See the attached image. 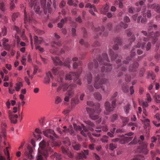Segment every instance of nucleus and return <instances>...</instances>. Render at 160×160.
<instances>
[{
  "instance_id": "f257e3e1",
  "label": "nucleus",
  "mask_w": 160,
  "mask_h": 160,
  "mask_svg": "<svg viewBox=\"0 0 160 160\" xmlns=\"http://www.w3.org/2000/svg\"><path fill=\"white\" fill-rule=\"evenodd\" d=\"M40 147L42 149V152L38 149V153L37 157V160H43L42 155L47 158L48 156V152H51V149L49 142L46 143L44 140L41 142L39 144Z\"/></svg>"
},
{
  "instance_id": "f03ea898",
  "label": "nucleus",
  "mask_w": 160,
  "mask_h": 160,
  "mask_svg": "<svg viewBox=\"0 0 160 160\" xmlns=\"http://www.w3.org/2000/svg\"><path fill=\"white\" fill-rule=\"evenodd\" d=\"M102 56L103 58L102 57H99L98 59L99 62V66L101 68V72H108L110 71V66L108 55L105 53H103Z\"/></svg>"
},
{
  "instance_id": "7ed1b4c3",
  "label": "nucleus",
  "mask_w": 160,
  "mask_h": 160,
  "mask_svg": "<svg viewBox=\"0 0 160 160\" xmlns=\"http://www.w3.org/2000/svg\"><path fill=\"white\" fill-rule=\"evenodd\" d=\"M96 106L97 107V109L96 108L94 110L87 108L86 110L89 113L90 118L94 120L98 119L96 121L97 123H99L101 120V118L98 115L101 112V109L100 108V103H98L96 104Z\"/></svg>"
},
{
  "instance_id": "20e7f679",
  "label": "nucleus",
  "mask_w": 160,
  "mask_h": 160,
  "mask_svg": "<svg viewBox=\"0 0 160 160\" xmlns=\"http://www.w3.org/2000/svg\"><path fill=\"white\" fill-rule=\"evenodd\" d=\"M44 135L46 137L50 138L52 140H54V138H58L59 137L57 135L54 131L51 129H48L43 131ZM51 145L52 147L59 146L60 144L56 141H53L51 143Z\"/></svg>"
},
{
  "instance_id": "39448f33",
  "label": "nucleus",
  "mask_w": 160,
  "mask_h": 160,
  "mask_svg": "<svg viewBox=\"0 0 160 160\" xmlns=\"http://www.w3.org/2000/svg\"><path fill=\"white\" fill-rule=\"evenodd\" d=\"M95 75L96 77L95 78V82L94 83V87L96 89H98L99 88H102L104 90V89L103 88L102 84H105L108 82L107 79L103 78L102 76V77H100L99 74L97 72Z\"/></svg>"
},
{
  "instance_id": "423d86ee",
  "label": "nucleus",
  "mask_w": 160,
  "mask_h": 160,
  "mask_svg": "<svg viewBox=\"0 0 160 160\" xmlns=\"http://www.w3.org/2000/svg\"><path fill=\"white\" fill-rule=\"evenodd\" d=\"M61 45V42H53L52 43V48L50 50V52L54 54L60 55L64 53L65 52V50L66 49V47L64 46L61 49L60 51H59L57 47H60Z\"/></svg>"
},
{
  "instance_id": "0eeeda50",
  "label": "nucleus",
  "mask_w": 160,
  "mask_h": 160,
  "mask_svg": "<svg viewBox=\"0 0 160 160\" xmlns=\"http://www.w3.org/2000/svg\"><path fill=\"white\" fill-rule=\"evenodd\" d=\"M73 125L74 128L76 131H80L81 134L85 137H86L87 136H88L92 140V142H94L95 141V140L91 137V134L89 132H88V128L83 125H82V128L81 127L78 126L75 124H73Z\"/></svg>"
},
{
  "instance_id": "6e6552de",
  "label": "nucleus",
  "mask_w": 160,
  "mask_h": 160,
  "mask_svg": "<svg viewBox=\"0 0 160 160\" xmlns=\"http://www.w3.org/2000/svg\"><path fill=\"white\" fill-rule=\"evenodd\" d=\"M80 73L78 70L77 72H70L66 75L65 79L67 80H73L75 82L81 85L82 84V83L81 80L78 79L79 74H80Z\"/></svg>"
},
{
  "instance_id": "1a4fd4ad",
  "label": "nucleus",
  "mask_w": 160,
  "mask_h": 160,
  "mask_svg": "<svg viewBox=\"0 0 160 160\" xmlns=\"http://www.w3.org/2000/svg\"><path fill=\"white\" fill-rule=\"evenodd\" d=\"M52 73L55 76H57V81L62 82L64 77V73L59 67H54L52 69Z\"/></svg>"
},
{
  "instance_id": "9d476101",
  "label": "nucleus",
  "mask_w": 160,
  "mask_h": 160,
  "mask_svg": "<svg viewBox=\"0 0 160 160\" xmlns=\"http://www.w3.org/2000/svg\"><path fill=\"white\" fill-rule=\"evenodd\" d=\"M29 6L31 8L33 7V9L36 13H40L39 3L38 0H30L29 1Z\"/></svg>"
},
{
  "instance_id": "9b49d317",
  "label": "nucleus",
  "mask_w": 160,
  "mask_h": 160,
  "mask_svg": "<svg viewBox=\"0 0 160 160\" xmlns=\"http://www.w3.org/2000/svg\"><path fill=\"white\" fill-rule=\"evenodd\" d=\"M88 67L89 70L92 71L93 74H94V72H98L99 71V69H98V65L96 60H94L93 62L89 63L88 64Z\"/></svg>"
},
{
  "instance_id": "f8f14e48",
  "label": "nucleus",
  "mask_w": 160,
  "mask_h": 160,
  "mask_svg": "<svg viewBox=\"0 0 160 160\" xmlns=\"http://www.w3.org/2000/svg\"><path fill=\"white\" fill-rule=\"evenodd\" d=\"M92 29L95 32L94 38H97L101 35L102 32L104 31V28L103 26L100 28V27H96L93 26L92 27Z\"/></svg>"
},
{
  "instance_id": "ddd939ff",
  "label": "nucleus",
  "mask_w": 160,
  "mask_h": 160,
  "mask_svg": "<svg viewBox=\"0 0 160 160\" xmlns=\"http://www.w3.org/2000/svg\"><path fill=\"white\" fill-rule=\"evenodd\" d=\"M143 17H142L141 16H140L138 17L137 20V22L138 23H139L141 22L142 23H145L147 21L146 17L147 16L148 18H150L151 17V11L148 10L146 13H144L143 14Z\"/></svg>"
},
{
  "instance_id": "4468645a",
  "label": "nucleus",
  "mask_w": 160,
  "mask_h": 160,
  "mask_svg": "<svg viewBox=\"0 0 160 160\" xmlns=\"http://www.w3.org/2000/svg\"><path fill=\"white\" fill-rule=\"evenodd\" d=\"M9 117L12 123L16 124L17 122V118L18 116L17 114H14L12 112L10 111L8 112Z\"/></svg>"
},
{
  "instance_id": "2eb2a0df",
  "label": "nucleus",
  "mask_w": 160,
  "mask_h": 160,
  "mask_svg": "<svg viewBox=\"0 0 160 160\" xmlns=\"http://www.w3.org/2000/svg\"><path fill=\"white\" fill-rule=\"evenodd\" d=\"M148 40V38H143V39L140 38L138 40V42L137 45V47L139 48L141 47L142 49H143L145 48V43L142 42V41H147Z\"/></svg>"
},
{
  "instance_id": "dca6fc26",
  "label": "nucleus",
  "mask_w": 160,
  "mask_h": 160,
  "mask_svg": "<svg viewBox=\"0 0 160 160\" xmlns=\"http://www.w3.org/2000/svg\"><path fill=\"white\" fill-rule=\"evenodd\" d=\"M85 123L87 125V127H86L88 129V131H92L93 130V128L95 127L94 124L90 120H87L84 121Z\"/></svg>"
},
{
  "instance_id": "f3484780",
  "label": "nucleus",
  "mask_w": 160,
  "mask_h": 160,
  "mask_svg": "<svg viewBox=\"0 0 160 160\" xmlns=\"http://www.w3.org/2000/svg\"><path fill=\"white\" fill-rule=\"evenodd\" d=\"M61 150L63 154L67 155L70 158H72L73 157L72 154L68 149L65 148L64 147H61Z\"/></svg>"
},
{
  "instance_id": "a211bd4d",
  "label": "nucleus",
  "mask_w": 160,
  "mask_h": 160,
  "mask_svg": "<svg viewBox=\"0 0 160 160\" xmlns=\"http://www.w3.org/2000/svg\"><path fill=\"white\" fill-rule=\"evenodd\" d=\"M135 55V50L134 48H133L131 51L130 56H128L126 60L124 61L123 62V63L125 64H128L129 63V61L131 60L132 59V58Z\"/></svg>"
},
{
  "instance_id": "6ab92c4d",
  "label": "nucleus",
  "mask_w": 160,
  "mask_h": 160,
  "mask_svg": "<svg viewBox=\"0 0 160 160\" xmlns=\"http://www.w3.org/2000/svg\"><path fill=\"white\" fill-rule=\"evenodd\" d=\"M148 7L151 9H154L157 12L160 13V5L158 4L154 3L152 4H148Z\"/></svg>"
},
{
  "instance_id": "aec40b11",
  "label": "nucleus",
  "mask_w": 160,
  "mask_h": 160,
  "mask_svg": "<svg viewBox=\"0 0 160 160\" xmlns=\"http://www.w3.org/2000/svg\"><path fill=\"white\" fill-rule=\"evenodd\" d=\"M89 154V151L88 150H84L82 152L78 153V158H79L85 159Z\"/></svg>"
},
{
  "instance_id": "412c9836",
  "label": "nucleus",
  "mask_w": 160,
  "mask_h": 160,
  "mask_svg": "<svg viewBox=\"0 0 160 160\" xmlns=\"http://www.w3.org/2000/svg\"><path fill=\"white\" fill-rule=\"evenodd\" d=\"M141 145V152L145 154H147L148 151L147 148L148 143L146 142H144L143 143V145Z\"/></svg>"
},
{
  "instance_id": "4be33fe9",
  "label": "nucleus",
  "mask_w": 160,
  "mask_h": 160,
  "mask_svg": "<svg viewBox=\"0 0 160 160\" xmlns=\"http://www.w3.org/2000/svg\"><path fill=\"white\" fill-rule=\"evenodd\" d=\"M50 78H53L51 75V73L50 72H48L46 73V76L44 78V83L46 84H48L50 81Z\"/></svg>"
},
{
  "instance_id": "5701e85b",
  "label": "nucleus",
  "mask_w": 160,
  "mask_h": 160,
  "mask_svg": "<svg viewBox=\"0 0 160 160\" xmlns=\"http://www.w3.org/2000/svg\"><path fill=\"white\" fill-rule=\"evenodd\" d=\"M63 129L62 130L60 128H57L56 130L57 131L61 134H62L63 132L66 133L69 132V127L68 128L66 126H64L63 127Z\"/></svg>"
},
{
  "instance_id": "b1692460",
  "label": "nucleus",
  "mask_w": 160,
  "mask_h": 160,
  "mask_svg": "<svg viewBox=\"0 0 160 160\" xmlns=\"http://www.w3.org/2000/svg\"><path fill=\"white\" fill-rule=\"evenodd\" d=\"M115 42L117 43L113 46V48L114 50H116L118 48V45L121 44L122 41L119 38L117 37L115 39Z\"/></svg>"
},
{
  "instance_id": "393cba45",
  "label": "nucleus",
  "mask_w": 160,
  "mask_h": 160,
  "mask_svg": "<svg viewBox=\"0 0 160 160\" xmlns=\"http://www.w3.org/2000/svg\"><path fill=\"white\" fill-rule=\"evenodd\" d=\"M51 58L55 65H62L63 64V63L60 60L58 57L56 56L54 58L52 57Z\"/></svg>"
},
{
  "instance_id": "a878e982",
  "label": "nucleus",
  "mask_w": 160,
  "mask_h": 160,
  "mask_svg": "<svg viewBox=\"0 0 160 160\" xmlns=\"http://www.w3.org/2000/svg\"><path fill=\"white\" fill-rule=\"evenodd\" d=\"M139 64L138 62H134L133 64L131 65L129 68V70L130 71L134 72L136 71V69L138 67Z\"/></svg>"
},
{
  "instance_id": "bb28decb",
  "label": "nucleus",
  "mask_w": 160,
  "mask_h": 160,
  "mask_svg": "<svg viewBox=\"0 0 160 160\" xmlns=\"http://www.w3.org/2000/svg\"><path fill=\"white\" fill-rule=\"evenodd\" d=\"M105 110L104 111L106 115H109L110 113V104L108 102H106L105 103Z\"/></svg>"
},
{
  "instance_id": "cd10ccee",
  "label": "nucleus",
  "mask_w": 160,
  "mask_h": 160,
  "mask_svg": "<svg viewBox=\"0 0 160 160\" xmlns=\"http://www.w3.org/2000/svg\"><path fill=\"white\" fill-rule=\"evenodd\" d=\"M109 8V3H107L106 5L103 7V8L101 10V12L103 14H106L107 12L108 11Z\"/></svg>"
},
{
  "instance_id": "c85d7f7f",
  "label": "nucleus",
  "mask_w": 160,
  "mask_h": 160,
  "mask_svg": "<svg viewBox=\"0 0 160 160\" xmlns=\"http://www.w3.org/2000/svg\"><path fill=\"white\" fill-rule=\"evenodd\" d=\"M34 39L35 42V46L38 45V44H41L43 42V40L42 38H38L37 36H35L34 38Z\"/></svg>"
},
{
  "instance_id": "c756f323",
  "label": "nucleus",
  "mask_w": 160,
  "mask_h": 160,
  "mask_svg": "<svg viewBox=\"0 0 160 160\" xmlns=\"http://www.w3.org/2000/svg\"><path fill=\"white\" fill-rule=\"evenodd\" d=\"M32 14H31V17L28 16L25 10H24V22L25 23H26L28 22L31 21L32 19Z\"/></svg>"
},
{
  "instance_id": "7c9ffc66",
  "label": "nucleus",
  "mask_w": 160,
  "mask_h": 160,
  "mask_svg": "<svg viewBox=\"0 0 160 160\" xmlns=\"http://www.w3.org/2000/svg\"><path fill=\"white\" fill-rule=\"evenodd\" d=\"M120 118L122 122V127L126 126L129 121V118L128 117H125L122 116H120Z\"/></svg>"
},
{
  "instance_id": "2f4dec72",
  "label": "nucleus",
  "mask_w": 160,
  "mask_h": 160,
  "mask_svg": "<svg viewBox=\"0 0 160 160\" xmlns=\"http://www.w3.org/2000/svg\"><path fill=\"white\" fill-rule=\"evenodd\" d=\"M108 130V128L107 126L105 127H98L96 128V129L95 130L96 132L99 133L103 131L104 132H106Z\"/></svg>"
},
{
  "instance_id": "473e14b6",
  "label": "nucleus",
  "mask_w": 160,
  "mask_h": 160,
  "mask_svg": "<svg viewBox=\"0 0 160 160\" xmlns=\"http://www.w3.org/2000/svg\"><path fill=\"white\" fill-rule=\"evenodd\" d=\"M160 36V31H156L154 33V36L152 37L153 42H155L158 40V38Z\"/></svg>"
},
{
  "instance_id": "72a5a7b5",
  "label": "nucleus",
  "mask_w": 160,
  "mask_h": 160,
  "mask_svg": "<svg viewBox=\"0 0 160 160\" xmlns=\"http://www.w3.org/2000/svg\"><path fill=\"white\" fill-rule=\"evenodd\" d=\"M67 18L62 19L61 20L60 22L58 23V27L60 28H62L63 26V24L67 22Z\"/></svg>"
},
{
  "instance_id": "f704fd0d",
  "label": "nucleus",
  "mask_w": 160,
  "mask_h": 160,
  "mask_svg": "<svg viewBox=\"0 0 160 160\" xmlns=\"http://www.w3.org/2000/svg\"><path fill=\"white\" fill-rule=\"evenodd\" d=\"M72 147L74 150L76 151L79 150L81 148V145L77 143H75L72 144Z\"/></svg>"
},
{
  "instance_id": "c9c22d12",
  "label": "nucleus",
  "mask_w": 160,
  "mask_h": 160,
  "mask_svg": "<svg viewBox=\"0 0 160 160\" xmlns=\"http://www.w3.org/2000/svg\"><path fill=\"white\" fill-rule=\"evenodd\" d=\"M16 86L15 88L16 91H19L21 88L23 86V84L22 82H19L16 84Z\"/></svg>"
},
{
  "instance_id": "e433bc0d",
  "label": "nucleus",
  "mask_w": 160,
  "mask_h": 160,
  "mask_svg": "<svg viewBox=\"0 0 160 160\" xmlns=\"http://www.w3.org/2000/svg\"><path fill=\"white\" fill-rule=\"evenodd\" d=\"M85 8H89L90 9L93 8L95 12H97V10L94 5H92L89 3H88L85 6Z\"/></svg>"
},
{
  "instance_id": "4c0bfd02",
  "label": "nucleus",
  "mask_w": 160,
  "mask_h": 160,
  "mask_svg": "<svg viewBox=\"0 0 160 160\" xmlns=\"http://www.w3.org/2000/svg\"><path fill=\"white\" fill-rule=\"evenodd\" d=\"M130 104L128 103L125 105L123 107L124 111L127 114H128L129 112V110L130 109Z\"/></svg>"
},
{
  "instance_id": "58836bf2",
  "label": "nucleus",
  "mask_w": 160,
  "mask_h": 160,
  "mask_svg": "<svg viewBox=\"0 0 160 160\" xmlns=\"http://www.w3.org/2000/svg\"><path fill=\"white\" fill-rule=\"evenodd\" d=\"M62 88L63 89V92L66 91L68 89V88H69V89L71 88L72 87H75V86L74 85L73 86H72V85H70L69 86H68V85L67 84H62Z\"/></svg>"
},
{
  "instance_id": "ea45409f",
  "label": "nucleus",
  "mask_w": 160,
  "mask_h": 160,
  "mask_svg": "<svg viewBox=\"0 0 160 160\" xmlns=\"http://www.w3.org/2000/svg\"><path fill=\"white\" fill-rule=\"evenodd\" d=\"M66 94L70 97H71L73 96L74 94V91L72 89V87L70 89L68 90Z\"/></svg>"
},
{
  "instance_id": "a19ab883",
  "label": "nucleus",
  "mask_w": 160,
  "mask_h": 160,
  "mask_svg": "<svg viewBox=\"0 0 160 160\" xmlns=\"http://www.w3.org/2000/svg\"><path fill=\"white\" fill-rule=\"evenodd\" d=\"M79 102V99L78 97L73 98H72L71 101V104L73 105L74 104H78Z\"/></svg>"
},
{
  "instance_id": "79ce46f5",
  "label": "nucleus",
  "mask_w": 160,
  "mask_h": 160,
  "mask_svg": "<svg viewBox=\"0 0 160 160\" xmlns=\"http://www.w3.org/2000/svg\"><path fill=\"white\" fill-rule=\"evenodd\" d=\"M95 98L98 101H100L102 98L101 94L99 92H96L94 94Z\"/></svg>"
},
{
  "instance_id": "37998d69",
  "label": "nucleus",
  "mask_w": 160,
  "mask_h": 160,
  "mask_svg": "<svg viewBox=\"0 0 160 160\" xmlns=\"http://www.w3.org/2000/svg\"><path fill=\"white\" fill-rule=\"evenodd\" d=\"M116 99H114L112 101V105H111V111H113L114 110V109L115 108H116Z\"/></svg>"
},
{
  "instance_id": "c03bdc74",
  "label": "nucleus",
  "mask_w": 160,
  "mask_h": 160,
  "mask_svg": "<svg viewBox=\"0 0 160 160\" xmlns=\"http://www.w3.org/2000/svg\"><path fill=\"white\" fill-rule=\"evenodd\" d=\"M111 59L114 60L118 58V55L116 53H113L112 50L111 49Z\"/></svg>"
},
{
  "instance_id": "a18cd8bd",
  "label": "nucleus",
  "mask_w": 160,
  "mask_h": 160,
  "mask_svg": "<svg viewBox=\"0 0 160 160\" xmlns=\"http://www.w3.org/2000/svg\"><path fill=\"white\" fill-rule=\"evenodd\" d=\"M128 86L126 85H124L122 87V89L123 91L125 93H127L129 91Z\"/></svg>"
},
{
  "instance_id": "49530a36",
  "label": "nucleus",
  "mask_w": 160,
  "mask_h": 160,
  "mask_svg": "<svg viewBox=\"0 0 160 160\" xmlns=\"http://www.w3.org/2000/svg\"><path fill=\"white\" fill-rule=\"evenodd\" d=\"M71 62V60L68 58L66 59L64 62V65L68 68H69L70 66V63Z\"/></svg>"
},
{
  "instance_id": "de8ad7c7",
  "label": "nucleus",
  "mask_w": 160,
  "mask_h": 160,
  "mask_svg": "<svg viewBox=\"0 0 160 160\" xmlns=\"http://www.w3.org/2000/svg\"><path fill=\"white\" fill-rule=\"evenodd\" d=\"M52 156L55 158L56 160H60L61 159V155L56 152H54L53 154H52Z\"/></svg>"
},
{
  "instance_id": "09e8293b",
  "label": "nucleus",
  "mask_w": 160,
  "mask_h": 160,
  "mask_svg": "<svg viewBox=\"0 0 160 160\" xmlns=\"http://www.w3.org/2000/svg\"><path fill=\"white\" fill-rule=\"evenodd\" d=\"M87 79L88 84H90L91 83L92 79V76L91 73H89L87 74Z\"/></svg>"
},
{
  "instance_id": "8fccbe9b",
  "label": "nucleus",
  "mask_w": 160,
  "mask_h": 160,
  "mask_svg": "<svg viewBox=\"0 0 160 160\" xmlns=\"http://www.w3.org/2000/svg\"><path fill=\"white\" fill-rule=\"evenodd\" d=\"M69 133L70 134V135L72 136H74L76 135L75 132L73 129L72 126H70L69 127Z\"/></svg>"
},
{
  "instance_id": "3c124183",
  "label": "nucleus",
  "mask_w": 160,
  "mask_h": 160,
  "mask_svg": "<svg viewBox=\"0 0 160 160\" xmlns=\"http://www.w3.org/2000/svg\"><path fill=\"white\" fill-rule=\"evenodd\" d=\"M10 1V8L11 10H12L15 7L14 0H9Z\"/></svg>"
},
{
  "instance_id": "603ef678",
  "label": "nucleus",
  "mask_w": 160,
  "mask_h": 160,
  "mask_svg": "<svg viewBox=\"0 0 160 160\" xmlns=\"http://www.w3.org/2000/svg\"><path fill=\"white\" fill-rule=\"evenodd\" d=\"M79 43L81 45H84L85 47L87 48L89 46L88 43L87 42H85L83 39H81L80 40Z\"/></svg>"
},
{
  "instance_id": "864d4df0",
  "label": "nucleus",
  "mask_w": 160,
  "mask_h": 160,
  "mask_svg": "<svg viewBox=\"0 0 160 160\" xmlns=\"http://www.w3.org/2000/svg\"><path fill=\"white\" fill-rule=\"evenodd\" d=\"M154 98L155 99V101L157 103H160V96L158 94H156L154 96Z\"/></svg>"
},
{
  "instance_id": "5fc2aeb1",
  "label": "nucleus",
  "mask_w": 160,
  "mask_h": 160,
  "mask_svg": "<svg viewBox=\"0 0 160 160\" xmlns=\"http://www.w3.org/2000/svg\"><path fill=\"white\" fill-rule=\"evenodd\" d=\"M118 117V115L117 114H113L111 118V121L114 122L116 120Z\"/></svg>"
},
{
  "instance_id": "6e6d98bb",
  "label": "nucleus",
  "mask_w": 160,
  "mask_h": 160,
  "mask_svg": "<svg viewBox=\"0 0 160 160\" xmlns=\"http://www.w3.org/2000/svg\"><path fill=\"white\" fill-rule=\"evenodd\" d=\"M140 138V139L138 140V143L140 145H143V143L144 142L143 141L144 139V136L143 135H141Z\"/></svg>"
},
{
  "instance_id": "4d7b16f0",
  "label": "nucleus",
  "mask_w": 160,
  "mask_h": 160,
  "mask_svg": "<svg viewBox=\"0 0 160 160\" xmlns=\"http://www.w3.org/2000/svg\"><path fill=\"white\" fill-rule=\"evenodd\" d=\"M62 101L61 98L59 96H57L55 98V103L56 104H58Z\"/></svg>"
},
{
  "instance_id": "13d9d810",
  "label": "nucleus",
  "mask_w": 160,
  "mask_h": 160,
  "mask_svg": "<svg viewBox=\"0 0 160 160\" xmlns=\"http://www.w3.org/2000/svg\"><path fill=\"white\" fill-rule=\"evenodd\" d=\"M98 103L94 104L92 101H88L87 102V104L88 105H89L90 106H95V109L96 108L97 109V107L96 106V104Z\"/></svg>"
},
{
  "instance_id": "bf43d9fd",
  "label": "nucleus",
  "mask_w": 160,
  "mask_h": 160,
  "mask_svg": "<svg viewBox=\"0 0 160 160\" xmlns=\"http://www.w3.org/2000/svg\"><path fill=\"white\" fill-rule=\"evenodd\" d=\"M138 142V141L137 140V138L136 137H135L133 139V140L131 142H130L129 144V145H132V144H133L135 145L136 144H137Z\"/></svg>"
},
{
  "instance_id": "052dcab7",
  "label": "nucleus",
  "mask_w": 160,
  "mask_h": 160,
  "mask_svg": "<svg viewBox=\"0 0 160 160\" xmlns=\"http://www.w3.org/2000/svg\"><path fill=\"white\" fill-rule=\"evenodd\" d=\"M7 31L6 28L5 27H4L2 29V35L3 36H5L7 34Z\"/></svg>"
},
{
  "instance_id": "680f3d73",
  "label": "nucleus",
  "mask_w": 160,
  "mask_h": 160,
  "mask_svg": "<svg viewBox=\"0 0 160 160\" xmlns=\"http://www.w3.org/2000/svg\"><path fill=\"white\" fill-rule=\"evenodd\" d=\"M19 13H14L13 14L12 16V20L13 22H14L16 18L18 17L19 16Z\"/></svg>"
},
{
  "instance_id": "e2e57ef3",
  "label": "nucleus",
  "mask_w": 160,
  "mask_h": 160,
  "mask_svg": "<svg viewBox=\"0 0 160 160\" xmlns=\"http://www.w3.org/2000/svg\"><path fill=\"white\" fill-rule=\"evenodd\" d=\"M132 139V137H125L123 138V139L124 141V143L125 142H129L131 141Z\"/></svg>"
},
{
  "instance_id": "0e129e2a",
  "label": "nucleus",
  "mask_w": 160,
  "mask_h": 160,
  "mask_svg": "<svg viewBox=\"0 0 160 160\" xmlns=\"http://www.w3.org/2000/svg\"><path fill=\"white\" fill-rule=\"evenodd\" d=\"M108 137L107 136H104L101 139V141L103 142H107Z\"/></svg>"
},
{
  "instance_id": "69168bd1",
  "label": "nucleus",
  "mask_w": 160,
  "mask_h": 160,
  "mask_svg": "<svg viewBox=\"0 0 160 160\" xmlns=\"http://www.w3.org/2000/svg\"><path fill=\"white\" fill-rule=\"evenodd\" d=\"M132 160H144V158L143 156L141 155H139L133 159Z\"/></svg>"
},
{
  "instance_id": "338daca9",
  "label": "nucleus",
  "mask_w": 160,
  "mask_h": 160,
  "mask_svg": "<svg viewBox=\"0 0 160 160\" xmlns=\"http://www.w3.org/2000/svg\"><path fill=\"white\" fill-rule=\"evenodd\" d=\"M66 4V2L64 0H62L60 2L59 6L60 8H62L65 6Z\"/></svg>"
},
{
  "instance_id": "774afa93",
  "label": "nucleus",
  "mask_w": 160,
  "mask_h": 160,
  "mask_svg": "<svg viewBox=\"0 0 160 160\" xmlns=\"http://www.w3.org/2000/svg\"><path fill=\"white\" fill-rule=\"evenodd\" d=\"M63 142L64 144H67L68 145H70L69 139L68 138H66L63 141Z\"/></svg>"
}]
</instances>
